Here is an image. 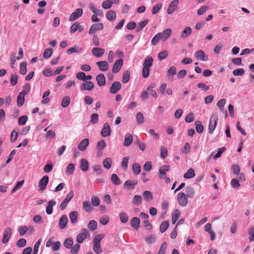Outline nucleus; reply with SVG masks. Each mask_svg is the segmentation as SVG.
I'll list each match as a JSON object with an SVG mask.
<instances>
[{"label":"nucleus","instance_id":"10","mask_svg":"<svg viewBox=\"0 0 254 254\" xmlns=\"http://www.w3.org/2000/svg\"><path fill=\"white\" fill-rule=\"evenodd\" d=\"M179 3V0H173L172 1L169 5V7L167 9V13L169 14H172L175 10Z\"/></svg>","mask_w":254,"mask_h":254},{"label":"nucleus","instance_id":"49","mask_svg":"<svg viewBox=\"0 0 254 254\" xmlns=\"http://www.w3.org/2000/svg\"><path fill=\"white\" fill-rule=\"evenodd\" d=\"M142 197L140 195H135L133 197L132 201L133 204L138 205L142 202Z\"/></svg>","mask_w":254,"mask_h":254},{"label":"nucleus","instance_id":"30","mask_svg":"<svg viewBox=\"0 0 254 254\" xmlns=\"http://www.w3.org/2000/svg\"><path fill=\"white\" fill-rule=\"evenodd\" d=\"M136 121L137 124L142 125L144 123V117L141 112H137L136 115Z\"/></svg>","mask_w":254,"mask_h":254},{"label":"nucleus","instance_id":"17","mask_svg":"<svg viewBox=\"0 0 254 254\" xmlns=\"http://www.w3.org/2000/svg\"><path fill=\"white\" fill-rule=\"evenodd\" d=\"M195 56L196 59L201 61H207L208 60L207 56L205 55L204 52L202 50H198L196 52Z\"/></svg>","mask_w":254,"mask_h":254},{"label":"nucleus","instance_id":"9","mask_svg":"<svg viewBox=\"0 0 254 254\" xmlns=\"http://www.w3.org/2000/svg\"><path fill=\"white\" fill-rule=\"evenodd\" d=\"M111 129L109 124L106 123L104 124L103 127L101 131V134L103 137H107L110 135L111 133Z\"/></svg>","mask_w":254,"mask_h":254},{"label":"nucleus","instance_id":"56","mask_svg":"<svg viewBox=\"0 0 254 254\" xmlns=\"http://www.w3.org/2000/svg\"><path fill=\"white\" fill-rule=\"evenodd\" d=\"M26 65V62L21 63L20 65V73L22 75L25 74L27 72Z\"/></svg>","mask_w":254,"mask_h":254},{"label":"nucleus","instance_id":"29","mask_svg":"<svg viewBox=\"0 0 254 254\" xmlns=\"http://www.w3.org/2000/svg\"><path fill=\"white\" fill-rule=\"evenodd\" d=\"M78 213L76 211H72L69 214V219L72 224H75L76 223L78 218Z\"/></svg>","mask_w":254,"mask_h":254},{"label":"nucleus","instance_id":"54","mask_svg":"<svg viewBox=\"0 0 254 254\" xmlns=\"http://www.w3.org/2000/svg\"><path fill=\"white\" fill-rule=\"evenodd\" d=\"M130 77V72L129 70H127L124 72L123 75V82L124 83H127L129 80Z\"/></svg>","mask_w":254,"mask_h":254},{"label":"nucleus","instance_id":"59","mask_svg":"<svg viewBox=\"0 0 254 254\" xmlns=\"http://www.w3.org/2000/svg\"><path fill=\"white\" fill-rule=\"evenodd\" d=\"M53 51L52 49L48 48L46 49L43 54V57L45 59L49 58L52 55Z\"/></svg>","mask_w":254,"mask_h":254},{"label":"nucleus","instance_id":"60","mask_svg":"<svg viewBox=\"0 0 254 254\" xmlns=\"http://www.w3.org/2000/svg\"><path fill=\"white\" fill-rule=\"evenodd\" d=\"M112 5V2L111 0H106L102 3V7L105 9L110 8Z\"/></svg>","mask_w":254,"mask_h":254},{"label":"nucleus","instance_id":"26","mask_svg":"<svg viewBox=\"0 0 254 254\" xmlns=\"http://www.w3.org/2000/svg\"><path fill=\"white\" fill-rule=\"evenodd\" d=\"M177 68L174 66H171L167 71V74L168 79H172L174 75L176 74Z\"/></svg>","mask_w":254,"mask_h":254},{"label":"nucleus","instance_id":"45","mask_svg":"<svg viewBox=\"0 0 254 254\" xmlns=\"http://www.w3.org/2000/svg\"><path fill=\"white\" fill-rule=\"evenodd\" d=\"M70 103V98L68 96H64L62 102L61 106L63 108L67 107Z\"/></svg>","mask_w":254,"mask_h":254},{"label":"nucleus","instance_id":"1","mask_svg":"<svg viewBox=\"0 0 254 254\" xmlns=\"http://www.w3.org/2000/svg\"><path fill=\"white\" fill-rule=\"evenodd\" d=\"M73 242L71 238H66L64 242V246L68 249H70V253L71 254H77L80 248L79 244H75L73 246Z\"/></svg>","mask_w":254,"mask_h":254},{"label":"nucleus","instance_id":"25","mask_svg":"<svg viewBox=\"0 0 254 254\" xmlns=\"http://www.w3.org/2000/svg\"><path fill=\"white\" fill-rule=\"evenodd\" d=\"M172 32L171 29L168 28L165 30L163 33L160 32L159 34L161 37V38L164 40L166 41L169 38Z\"/></svg>","mask_w":254,"mask_h":254},{"label":"nucleus","instance_id":"4","mask_svg":"<svg viewBox=\"0 0 254 254\" xmlns=\"http://www.w3.org/2000/svg\"><path fill=\"white\" fill-rule=\"evenodd\" d=\"M188 197L186 196L184 192H180L177 194V200L180 205L182 207L186 206L188 203Z\"/></svg>","mask_w":254,"mask_h":254},{"label":"nucleus","instance_id":"40","mask_svg":"<svg viewBox=\"0 0 254 254\" xmlns=\"http://www.w3.org/2000/svg\"><path fill=\"white\" fill-rule=\"evenodd\" d=\"M195 128L196 131L198 133H202L203 131V126L202 125L201 122L199 121H197L195 122Z\"/></svg>","mask_w":254,"mask_h":254},{"label":"nucleus","instance_id":"2","mask_svg":"<svg viewBox=\"0 0 254 254\" xmlns=\"http://www.w3.org/2000/svg\"><path fill=\"white\" fill-rule=\"evenodd\" d=\"M105 237L104 234H100L97 235L93 240V249L94 252L97 254L102 253V249L101 247L100 242L103 238Z\"/></svg>","mask_w":254,"mask_h":254},{"label":"nucleus","instance_id":"28","mask_svg":"<svg viewBox=\"0 0 254 254\" xmlns=\"http://www.w3.org/2000/svg\"><path fill=\"white\" fill-rule=\"evenodd\" d=\"M140 219L137 217H133L130 220V225L135 229L139 227Z\"/></svg>","mask_w":254,"mask_h":254},{"label":"nucleus","instance_id":"11","mask_svg":"<svg viewBox=\"0 0 254 254\" xmlns=\"http://www.w3.org/2000/svg\"><path fill=\"white\" fill-rule=\"evenodd\" d=\"M11 233L12 229L10 227H7L5 229L4 231L3 236L2 239V242L3 244H6L8 242L11 237Z\"/></svg>","mask_w":254,"mask_h":254},{"label":"nucleus","instance_id":"37","mask_svg":"<svg viewBox=\"0 0 254 254\" xmlns=\"http://www.w3.org/2000/svg\"><path fill=\"white\" fill-rule=\"evenodd\" d=\"M143 196L144 200L147 201H151L153 199V195L151 192L148 190H146L143 192Z\"/></svg>","mask_w":254,"mask_h":254},{"label":"nucleus","instance_id":"22","mask_svg":"<svg viewBox=\"0 0 254 254\" xmlns=\"http://www.w3.org/2000/svg\"><path fill=\"white\" fill-rule=\"evenodd\" d=\"M96 64L101 71H105L109 69V64L106 61L97 62Z\"/></svg>","mask_w":254,"mask_h":254},{"label":"nucleus","instance_id":"14","mask_svg":"<svg viewBox=\"0 0 254 254\" xmlns=\"http://www.w3.org/2000/svg\"><path fill=\"white\" fill-rule=\"evenodd\" d=\"M122 85L120 82L116 81L113 83L110 88V92L111 94H116L119 91L121 88Z\"/></svg>","mask_w":254,"mask_h":254},{"label":"nucleus","instance_id":"62","mask_svg":"<svg viewBox=\"0 0 254 254\" xmlns=\"http://www.w3.org/2000/svg\"><path fill=\"white\" fill-rule=\"evenodd\" d=\"M248 234L251 236L249 237L250 241H254V226H252L248 230Z\"/></svg>","mask_w":254,"mask_h":254},{"label":"nucleus","instance_id":"20","mask_svg":"<svg viewBox=\"0 0 254 254\" xmlns=\"http://www.w3.org/2000/svg\"><path fill=\"white\" fill-rule=\"evenodd\" d=\"M96 81L99 86H103L106 84V78L103 74H99L96 76Z\"/></svg>","mask_w":254,"mask_h":254},{"label":"nucleus","instance_id":"31","mask_svg":"<svg viewBox=\"0 0 254 254\" xmlns=\"http://www.w3.org/2000/svg\"><path fill=\"white\" fill-rule=\"evenodd\" d=\"M25 95L23 93H19L17 98V104L18 107L22 106L25 102Z\"/></svg>","mask_w":254,"mask_h":254},{"label":"nucleus","instance_id":"6","mask_svg":"<svg viewBox=\"0 0 254 254\" xmlns=\"http://www.w3.org/2000/svg\"><path fill=\"white\" fill-rule=\"evenodd\" d=\"M170 169L169 165H163L160 167L159 169L158 177L160 179H163V178H165V175L167 172Z\"/></svg>","mask_w":254,"mask_h":254},{"label":"nucleus","instance_id":"32","mask_svg":"<svg viewBox=\"0 0 254 254\" xmlns=\"http://www.w3.org/2000/svg\"><path fill=\"white\" fill-rule=\"evenodd\" d=\"M83 207L84 210L86 212L92 211L93 208L89 201H84L83 202Z\"/></svg>","mask_w":254,"mask_h":254},{"label":"nucleus","instance_id":"51","mask_svg":"<svg viewBox=\"0 0 254 254\" xmlns=\"http://www.w3.org/2000/svg\"><path fill=\"white\" fill-rule=\"evenodd\" d=\"M111 181L116 185H119L121 184V181L116 174H113L111 176Z\"/></svg>","mask_w":254,"mask_h":254},{"label":"nucleus","instance_id":"55","mask_svg":"<svg viewBox=\"0 0 254 254\" xmlns=\"http://www.w3.org/2000/svg\"><path fill=\"white\" fill-rule=\"evenodd\" d=\"M150 67L145 65H143L142 76L144 78H147L149 75Z\"/></svg>","mask_w":254,"mask_h":254},{"label":"nucleus","instance_id":"13","mask_svg":"<svg viewBox=\"0 0 254 254\" xmlns=\"http://www.w3.org/2000/svg\"><path fill=\"white\" fill-rule=\"evenodd\" d=\"M103 28L104 25L102 23L94 24L90 27L89 30V34H92L97 30H102Z\"/></svg>","mask_w":254,"mask_h":254},{"label":"nucleus","instance_id":"33","mask_svg":"<svg viewBox=\"0 0 254 254\" xmlns=\"http://www.w3.org/2000/svg\"><path fill=\"white\" fill-rule=\"evenodd\" d=\"M155 87V84L152 83L147 88V90L149 92L151 95H152L155 98L157 97V92L153 90V88Z\"/></svg>","mask_w":254,"mask_h":254},{"label":"nucleus","instance_id":"38","mask_svg":"<svg viewBox=\"0 0 254 254\" xmlns=\"http://www.w3.org/2000/svg\"><path fill=\"white\" fill-rule=\"evenodd\" d=\"M106 17L109 20L113 21L116 17V13L113 10H109L107 12Z\"/></svg>","mask_w":254,"mask_h":254},{"label":"nucleus","instance_id":"52","mask_svg":"<svg viewBox=\"0 0 254 254\" xmlns=\"http://www.w3.org/2000/svg\"><path fill=\"white\" fill-rule=\"evenodd\" d=\"M120 219L122 223H126L128 221V217L125 212H122L120 214Z\"/></svg>","mask_w":254,"mask_h":254},{"label":"nucleus","instance_id":"44","mask_svg":"<svg viewBox=\"0 0 254 254\" xmlns=\"http://www.w3.org/2000/svg\"><path fill=\"white\" fill-rule=\"evenodd\" d=\"M91 204L94 206H98L100 203V200L99 197L96 195L92 196L91 199Z\"/></svg>","mask_w":254,"mask_h":254},{"label":"nucleus","instance_id":"5","mask_svg":"<svg viewBox=\"0 0 254 254\" xmlns=\"http://www.w3.org/2000/svg\"><path fill=\"white\" fill-rule=\"evenodd\" d=\"M90 236V233L87 229L84 228L82 229L81 232H80L76 237V241L78 242L77 244L82 243L83 241L87 237Z\"/></svg>","mask_w":254,"mask_h":254},{"label":"nucleus","instance_id":"18","mask_svg":"<svg viewBox=\"0 0 254 254\" xmlns=\"http://www.w3.org/2000/svg\"><path fill=\"white\" fill-rule=\"evenodd\" d=\"M68 222V218L66 215H63L60 219L59 225L61 229H63L65 228Z\"/></svg>","mask_w":254,"mask_h":254},{"label":"nucleus","instance_id":"35","mask_svg":"<svg viewBox=\"0 0 254 254\" xmlns=\"http://www.w3.org/2000/svg\"><path fill=\"white\" fill-rule=\"evenodd\" d=\"M180 216V211L178 209H176L172 214V222L173 224H175Z\"/></svg>","mask_w":254,"mask_h":254},{"label":"nucleus","instance_id":"15","mask_svg":"<svg viewBox=\"0 0 254 254\" xmlns=\"http://www.w3.org/2000/svg\"><path fill=\"white\" fill-rule=\"evenodd\" d=\"M105 52V51L104 49L97 47L93 48L91 51L92 55L96 58H100L102 57L104 54Z\"/></svg>","mask_w":254,"mask_h":254},{"label":"nucleus","instance_id":"39","mask_svg":"<svg viewBox=\"0 0 254 254\" xmlns=\"http://www.w3.org/2000/svg\"><path fill=\"white\" fill-rule=\"evenodd\" d=\"M133 172L135 175H138L141 171V166L137 163H135L132 165Z\"/></svg>","mask_w":254,"mask_h":254},{"label":"nucleus","instance_id":"24","mask_svg":"<svg viewBox=\"0 0 254 254\" xmlns=\"http://www.w3.org/2000/svg\"><path fill=\"white\" fill-rule=\"evenodd\" d=\"M186 196L190 198H192L195 195V190L192 187H188L185 190Z\"/></svg>","mask_w":254,"mask_h":254},{"label":"nucleus","instance_id":"42","mask_svg":"<svg viewBox=\"0 0 254 254\" xmlns=\"http://www.w3.org/2000/svg\"><path fill=\"white\" fill-rule=\"evenodd\" d=\"M81 50H82V49L79 48V47L74 46L72 48H70L68 49L66 51V53L67 54H71L74 53H79L80 51H81Z\"/></svg>","mask_w":254,"mask_h":254},{"label":"nucleus","instance_id":"64","mask_svg":"<svg viewBox=\"0 0 254 254\" xmlns=\"http://www.w3.org/2000/svg\"><path fill=\"white\" fill-rule=\"evenodd\" d=\"M18 80V76L16 74H13L10 77V83L12 86H15Z\"/></svg>","mask_w":254,"mask_h":254},{"label":"nucleus","instance_id":"41","mask_svg":"<svg viewBox=\"0 0 254 254\" xmlns=\"http://www.w3.org/2000/svg\"><path fill=\"white\" fill-rule=\"evenodd\" d=\"M149 22V19H145L138 24V26L136 28V31L139 32Z\"/></svg>","mask_w":254,"mask_h":254},{"label":"nucleus","instance_id":"53","mask_svg":"<svg viewBox=\"0 0 254 254\" xmlns=\"http://www.w3.org/2000/svg\"><path fill=\"white\" fill-rule=\"evenodd\" d=\"M103 164L104 167L105 168H106L107 169H110L111 167V165H112L111 159L110 158H106L103 161Z\"/></svg>","mask_w":254,"mask_h":254},{"label":"nucleus","instance_id":"57","mask_svg":"<svg viewBox=\"0 0 254 254\" xmlns=\"http://www.w3.org/2000/svg\"><path fill=\"white\" fill-rule=\"evenodd\" d=\"M168 55V52L167 50H164L163 51L160 52L159 53L158 55V58L160 60L162 61L165 58H166Z\"/></svg>","mask_w":254,"mask_h":254},{"label":"nucleus","instance_id":"50","mask_svg":"<svg viewBox=\"0 0 254 254\" xmlns=\"http://www.w3.org/2000/svg\"><path fill=\"white\" fill-rule=\"evenodd\" d=\"M74 170V165L72 163L69 164L67 168L65 171L66 175H70L72 174Z\"/></svg>","mask_w":254,"mask_h":254},{"label":"nucleus","instance_id":"12","mask_svg":"<svg viewBox=\"0 0 254 254\" xmlns=\"http://www.w3.org/2000/svg\"><path fill=\"white\" fill-rule=\"evenodd\" d=\"M123 64V61L122 59H120L115 62L112 68V72L116 73L118 72L121 69Z\"/></svg>","mask_w":254,"mask_h":254},{"label":"nucleus","instance_id":"46","mask_svg":"<svg viewBox=\"0 0 254 254\" xmlns=\"http://www.w3.org/2000/svg\"><path fill=\"white\" fill-rule=\"evenodd\" d=\"M153 61V60L152 57L147 56L144 60L143 65L150 67L152 64Z\"/></svg>","mask_w":254,"mask_h":254},{"label":"nucleus","instance_id":"48","mask_svg":"<svg viewBox=\"0 0 254 254\" xmlns=\"http://www.w3.org/2000/svg\"><path fill=\"white\" fill-rule=\"evenodd\" d=\"M169 222L167 221H163L160 225V231L161 233H164L166 231L169 227Z\"/></svg>","mask_w":254,"mask_h":254},{"label":"nucleus","instance_id":"58","mask_svg":"<svg viewBox=\"0 0 254 254\" xmlns=\"http://www.w3.org/2000/svg\"><path fill=\"white\" fill-rule=\"evenodd\" d=\"M162 6V4L159 3L156 5L154 6L152 9L151 13L152 14H155L157 13Z\"/></svg>","mask_w":254,"mask_h":254},{"label":"nucleus","instance_id":"7","mask_svg":"<svg viewBox=\"0 0 254 254\" xmlns=\"http://www.w3.org/2000/svg\"><path fill=\"white\" fill-rule=\"evenodd\" d=\"M83 13V10L81 8L76 9L69 16V20L74 21L80 17Z\"/></svg>","mask_w":254,"mask_h":254},{"label":"nucleus","instance_id":"21","mask_svg":"<svg viewBox=\"0 0 254 254\" xmlns=\"http://www.w3.org/2000/svg\"><path fill=\"white\" fill-rule=\"evenodd\" d=\"M56 204V202L54 200H51L48 202L47 206L46 207V211L47 214L50 215L53 213V207Z\"/></svg>","mask_w":254,"mask_h":254},{"label":"nucleus","instance_id":"36","mask_svg":"<svg viewBox=\"0 0 254 254\" xmlns=\"http://www.w3.org/2000/svg\"><path fill=\"white\" fill-rule=\"evenodd\" d=\"M195 175L194 170L192 168H190L184 174V177L186 179H189L193 178Z\"/></svg>","mask_w":254,"mask_h":254},{"label":"nucleus","instance_id":"27","mask_svg":"<svg viewBox=\"0 0 254 254\" xmlns=\"http://www.w3.org/2000/svg\"><path fill=\"white\" fill-rule=\"evenodd\" d=\"M80 169L82 171H87L89 169V163L85 159H82L80 160Z\"/></svg>","mask_w":254,"mask_h":254},{"label":"nucleus","instance_id":"8","mask_svg":"<svg viewBox=\"0 0 254 254\" xmlns=\"http://www.w3.org/2000/svg\"><path fill=\"white\" fill-rule=\"evenodd\" d=\"M94 85L91 81H86L83 82L80 86L81 90H88L91 91L94 88Z\"/></svg>","mask_w":254,"mask_h":254},{"label":"nucleus","instance_id":"47","mask_svg":"<svg viewBox=\"0 0 254 254\" xmlns=\"http://www.w3.org/2000/svg\"><path fill=\"white\" fill-rule=\"evenodd\" d=\"M88 227L91 231H94L97 229V223L96 221L90 220L88 224Z\"/></svg>","mask_w":254,"mask_h":254},{"label":"nucleus","instance_id":"16","mask_svg":"<svg viewBox=\"0 0 254 254\" xmlns=\"http://www.w3.org/2000/svg\"><path fill=\"white\" fill-rule=\"evenodd\" d=\"M49 182V177L48 176H44L40 181L39 187L40 190H45L46 186Z\"/></svg>","mask_w":254,"mask_h":254},{"label":"nucleus","instance_id":"23","mask_svg":"<svg viewBox=\"0 0 254 254\" xmlns=\"http://www.w3.org/2000/svg\"><path fill=\"white\" fill-rule=\"evenodd\" d=\"M133 141V136L130 133H127L125 135L124 145L126 147H128L130 145Z\"/></svg>","mask_w":254,"mask_h":254},{"label":"nucleus","instance_id":"63","mask_svg":"<svg viewBox=\"0 0 254 254\" xmlns=\"http://www.w3.org/2000/svg\"><path fill=\"white\" fill-rule=\"evenodd\" d=\"M110 220V218L108 215H104L102 216L100 219V222L104 225L108 223Z\"/></svg>","mask_w":254,"mask_h":254},{"label":"nucleus","instance_id":"43","mask_svg":"<svg viewBox=\"0 0 254 254\" xmlns=\"http://www.w3.org/2000/svg\"><path fill=\"white\" fill-rule=\"evenodd\" d=\"M129 156H127L124 157L122 161L121 166L123 168L125 171L127 170L128 167V163L129 159Z\"/></svg>","mask_w":254,"mask_h":254},{"label":"nucleus","instance_id":"61","mask_svg":"<svg viewBox=\"0 0 254 254\" xmlns=\"http://www.w3.org/2000/svg\"><path fill=\"white\" fill-rule=\"evenodd\" d=\"M162 39L159 33H157L152 39L151 44L153 45H156L160 41V40Z\"/></svg>","mask_w":254,"mask_h":254},{"label":"nucleus","instance_id":"3","mask_svg":"<svg viewBox=\"0 0 254 254\" xmlns=\"http://www.w3.org/2000/svg\"><path fill=\"white\" fill-rule=\"evenodd\" d=\"M218 121V117L216 114H213L210 118V123L208 127V132L210 134L212 133L215 130Z\"/></svg>","mask_w":254,"mask_h":254},{"label":"nucleus","instance_id":"34","mask_svg":"<svg viewBox=\"0 0 254 254\" xmlns=\"http://www.w3.org/2000/svg\"><path fill=\"white\" fill-rule=\"evenodd\" d=\"M191 31L192 30L190 27L187 26L185 27L181 34V38H186L188 37L191 34Z\"/></svg>","mask_w":254,"mask_h":254},{"label":"nucleus","instance_id":"19","mask_svg":"<svg viewBox=\"0 0 254 254\" xmlns=\"http://www.w3.org/2000/svg\"><path fill=\"white\" fill-rule=\"evenodd\" d=\"M88 145L89 139L88 138H85L79 143L78 145V149L81 151H84L86 149Z\"/></svg>","mask_w":254,"mask_h":254}]
</instances>
